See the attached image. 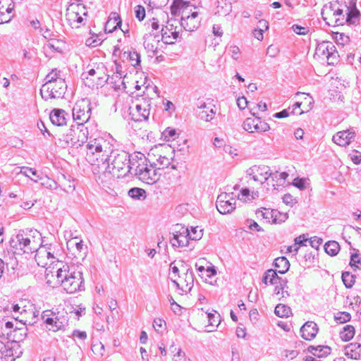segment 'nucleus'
<instances>
[{
    "label": "nucleus",
    "mask_w": 361,
    "mask_h": 361,
    "mask_svg": "<svg viewBox=\"0 0 361 361\" xmlns=\"http://www.w3.org/2000/svg\"><path fill=\"white\" fill-rule=\"evenodd\" d=\"M63 47V42L61 40L51 39V40H48L47 42L44 44V49L46 50H51L54 52H62Z\"/></svg>",
    "instance_id": "nucleus-37"
},
{
    "label": "nucleus",
    "mask_w": 361,
    "mask_h": 361,
    "mask_svg": "<svg viewBox=\"0 0 361 361\" xmlns=\"http://www.w3.org/2000/svg\"><path fill=\"white\" fill-rule=\"evenodd\" d=\"M13 327V324L12 322H0V336L1 337H6L8 341H10L11 334L12 332V329Z\"/></svg>",
    "instance_id": "nucleus-40"
},
{
    "label": "nucleus",
    "mask_w": 361,
    "mask_h": 361,
    "mask_svg": "<svg viewBox=\"0 0 361 361\" xmlns=\"http://www.w3.org/2000/svg\"><path fill=\"white\" fill-rule=\"evenodd\" d=\"M274 266L278 269V272L285 274L290 267V263L285 257H278L274 260Z\"/></svg>",
    "instance_id": "nucleus-38"
},
{
    "label": "nucleus",
    "mask_w": 361,
    "mask_h": 361,
    "mask_svg": "<svg viewBox=\"0 0 361 361\" xmlns=\"http://www.w3.org/2000/svg\"><path fill=\"white\" fill-rule=\"evenodd\" d=\"M247 173L255 181L259 182L261 184L265 183L269 178L274 180V178H277L278 176V171L271 172L269 167L265 165L253 166L247 171Z\"/></svg>",
    "instance_id": "nucleus-15"
},
{
    "label": "nucleus",
    "mask_w": 361,
    "mask_h": 361,
    "mask_svg": "<svg viewBox=\"0 0 361 361\" xmlns=\"http://www.w3.org/2000/svg\"><path fill=\"white\" fill-rule=\"evenodd\" d=\"M355 336V328L352 325H346L340 332V338L343 341H350Z\"/></svg>",
    "instance_id": "nucleus-41"
},
{
    "label": "nucleus",
    "mask_w": 361,
    "mask_h": 361,
    "mask_svg": "<svg viewBox=\"0 0 361 361\" xmlns=\"http://www.w3.org/2000/svg\"><path fill=\"white\" fill-rule=\"evenodd\" d=\"M190 231V240H197L202 238V230L199 227H191Z\"/></svg>",
    "instance_id": "nucleus-51"
},
{
    "label": "nucleus",
    "mask_w": 361,
    "mask_h": 361,
    "mask_svg": "<svg viewBox=\"0 0 361 361\" xmlns=\"http://www.w3.org/2000/svg\"><path fill=\"white\" fill-rule=\"evenodd\" d=\"M228 51L234 60H238L240 56V49L235 45H231L228 48Z\"/></svg>",
    "instance_id": "nucleus-53"
},
{
    "label": "nucleus",
    "mask_w": 361,
    "mask_h": 361,
    "mask_svg": "<svg viewBox=\"0 0 361 361\" xmlns=\"http://www.w3.org/2000/svg\"><path fill=\"white\" fill-rule=\"evenodd\" d=\"M129 59L131 61L132 66L137 67L140 63V55L137 51H132L129 53Z\"/></svg>",
    "instance_id": "nucleus-54"
},
{
    "label": "nucleus",
    "mask_w": 361,
    "mask_h": 361,
    "mask_svg": "<svg viewBox=\"0 0 361 361\" xmlns=\"http://www.w3.org/2000/svg\"><path fill=\"white\" fill-rule=\"evenodd\" d=\"M42 318L49 330L53 331L63 329L68 324V314L64 308L44 310Z\"/></svg>",
    "instance_id": "nucleus-5"
},
{
    "label": "nucleus",
    "mask_w": 361,
    "mask_h": 361,
    "mask_svg": "<svg viewBox=\"0 0 361 361\" xmlns=\"http://www.w3.org/2000/svg\"><path fill=\"white\" fill-rule=\"evenodd\" d=\"M85 6L81 4H71L67 8L66 17L71 26L78 27V24L83 21L82 16H86Z\"/></svg>",
    "instance_id": "nucleus-14"
},
{
    "label": "nucleus",
    "mask_w": 361,
    "mask_h": 361,
    "mask_svg": "<svg viewBox=\"0 0 361 361\" xmlns=\"http://www.w3.org/2000/svg\"><path fill=\"white\" fill-rule=\"evenodd\" d=\"M67 85L64 79L56 82H45L40 89V94L44 100L61 98L65 94Z\"/></svg>",
    "instance_id": "nucleus-8"
},
{
    "label": "nucleus",
    "mask_w": 361,
    "mask_h": 361,
    "mask_svg": "<svg viewBox=\"0 0 361 361\" xmlns=\"http://www.w3.org/2000/svg\"><path fill=\"white\" fill-rule=\"evenodd\" d=\"M125 77L126 76L123 77V74L117 71L110 78H109V84L114 90L117 92H123L126 90V86L124 82Z\"/></svg>",
    "instance_id": "nucleus-28"
},
{
    "label": "nucleus",
    "mask_w": 361,
    "mask_h": 361,
    "mask_svg": "<svg viewBox=\"0 0 361 361\" xmlns=\"http://www.w3.org/2000/svg\"><path fill=\"white\" fill-rule=\"evenodd\" d=\"M344 355L353 360L361 359V344L351 343L344 347Z\"/></svg>",
    "instance_id": "nucleus-29"
},
{
    "label": "nucleus",
    "mask_w": 361,
    "mask_h": 361,
    "mask_svg": "<svg viewBox=\"0 0 361 361\" xmlns=\"http://www.w3.org/2000/svg\"><path fill=\"white\" fill-rule=\"evenodd\" d=\"M308 240H309V239L305 234H302V235H300L296 237L294 240L295 245H297V246H298V247L306 245L305 243L307 242Z\"/></svg>",
    "instance_id": "nucleus-62"
},
{
    "label": "nucleus",
    "mask_w": 361,
    "mask_h": 361,
    "mask_svg": "<svg viewBox=\"0 0 361 361\" xmlns=\"http://www.w3.org/2000/svg\"><path fill=\"white\" fill-rule=\"evenodd\" d=\"M281 280V279L279 277L276 271L274 269L267 270L262 279L263 283L266 285H276Z\"/></svg>",
    "instance_id": "nucleus-31"
},
{
    "label": "nucleus",
    "mask_w": 361,
    "mask_h": 361,
    "mask_svg": "<svg viewBox=\"0 0 361 361\" xmlns=\"http://www.w3.org/2000/svg\"><path fill=\"white\" fill-rule=\"evenodd\" d=\"M324 250L328 255L336 256L340 250V245L336 241H329L324 245Z\"/></svg>",
    "instance_id": "nucleus-43"
},
{
    "label": "nucleus",
    "mask_w": 361,
    "mask_h": 361,
    "mask_svg": "<svg viewBox=\"0 0 361 361\" xmlns=\"http://www.w3.org/2000/svg\"><path fill=\"white\" fill-rule=\"evenodd\" d=\"M342 281L346 288H351L355 281V276L350 273L345 271L342 274Z\"/></svg>",
    "instance_id": "nucleus-45"
},
{
    "label": "nucleus",
    "mask_w": 361,
    "mask_h": 361,
    "mask_svg": "<svg viewBox=\"0 0 361 361\" xmlns=\"http://www.w3.org/2000/svg\"><path fill=\"white\" fill-rule=\"evenodd\" d=\"M14 17L13 0H0V25L10 22Z\"/></svg>",
    "instance_id": "nucleus-22"
},
{
    "label": "nucleus",
    "mask_w": 361,
    "mask_h": 361,
    "mask_svg": "<svg viewBox=\"0 0 361 361\" xmlns=\"http://www.w3.org/2000/svg\"><path fill=\"white\" fill-rule=\"evenodd\" d=\"M236 200L233 193L224 192L220 194L216 199V207L219 213L222 214H231L235 209Z\"/></svg>",
    "instance_id": "nucleus-16"
},
{
    "label": "nucleus",
    "mask_w": 361,
    "mask_h": 361,
    "mask_svg": "<svg viewBox=\"0 0 361 361\" xmlns=\"http://www.w3.org/2000/svg\"><path fill=\"white\" fill-rule=\"evenodd\" d=\"M219 316H216L215 314H212V313H208L207 314V318H208V321H209V323L210 325L212 326H218V324H219Z\"/></svg>",
    "instance_id": "nucleus-64"
},
{
    "label": "nucleus",
    "mask_w": 361,
    "mask_h": 361,
    "mask_svg": "<svg viewBox=\"0 0 361 361\" xmlns=\"http://www.w3.org/2000/svg\"><path fill=\"white\" fill-rule=\"evenodd\" d=\"M216 114L214 106L203 102L198 106L197 116L200 119L206 122L211 121Z\"/></svg>",
    "instance_id": "nucleus-25"
},
{
    "label": "nucleus",
    "mask_w": 361,
    "mask_h": 361,
    "mask_svg": "<svg viewBox=\"0 0 361 361\" xmlns=\"http://www.w3.org/2000/svg\"><path fill=\"white\" fill-rule=\"evenodd\" d=\"M87 71L82 73L84 78L92 82V86L102 87L108 80L107 69L103 63H99L93 67L88 66Z\"/></svg>",
    "instance_id": "nucleus-9"
},
{
    "label": "nucleus",
    "mask_w": 361,
    "mask_h": 361,
    "mask_svg": "<svg viewBox=\"0 0 361 361\" xmlns=\"http://www.w3.org/2000/svg\"><path fill=\"white\" fill-rule=\"evenodd\" d=\"M308 350L313 355L318 357L327 356L331 353V348L326 345L310 346Z\"/></svg>",
    "instance_id": "nucleus-36"
},
{
    "label": "nucleus",
    "mask_w": 361,
    "mask_h": 361,
    "mask_svg": "<svg viewBox=\"0 0 361 361\" xmlns=\"http://www.w3.org/2000/svg\"><path fill=\"white\" fill-rule=\"evenodd\" d=\"M193 272L190 269H187L183 280H180L179 282L172 280V283L181 291V294L189 293L193 287Z\"/></svg>",
    "instance_id": "nucleus-24"
},
{
    "label": "nucleus",
    "mask_w": 361,
    "mask_h": 361,
    "mask_svg": "<svg viewBox=\"0 0 361 361\" xmlns=\"http://www.w3.org/2000/svg\"><path fill=\"white\" fill-rule=\"evenodd\" d=\"M58 79H63L61 76V71L56 69H53L49 73H48L45 78V82H56Z\"/></svg>",
    "instance_id": "nucleus-48"
},
{
    "label": "nucleus",
    "mask_w": 361,
    "mask_h": 361,
    "mask_svg": "<svg viewBox=\"0 0 361 361\" xmlns=\"http://www.w3.org/2000/svg\"><path fill=\"white\" fill-rule=\"evenodd\" d=\"M150 100L142 99L138 100L135 106L129 108L131 119L140 122L148 119L150 113Z\"/></svg>",
    "instance_id": "nucleus-13"
},
{
    "label": "nucleus",
    "mask_w": 361,
    "mask_h": 361,
    "mask_svg": "<svg viewBox=\"0 0 361 361\" xmlns=\"http://www.w3.org/2000/svg\"><path fill=\"white\" fill-rule=\"evenodd\" d=\"M338 54L335 45L332 42L329 44V50L327 51L326 61L329 65H334L338 61Z\"/></svg>",
    "instance_id": "nucleus-39"
},
{
    "label": "nucleus",
    "mask_w": 361,
    "mask_h": 361,
    "mask_svg": "<svg viewBox=\"0 0 361 361\" xmlns=\"http://www.w3.org/2000/svg\"><path fill=\"white\" fill-rule=\"evenodd\" d=\"M329 42H322L319 44L316 48V54L319 56L326 58Z\"/></svg>",
    "instance_id": "nucleus-46"
},
{
    "label": "nucleus",
    "mask_w": 361,
    "mask_h": 361,
    "mask_svg": "<svg viewBox=\"0 0 361 361\" xmlns=\"http://www.w3.org/2000/svg\"><path fill=\"white\" fill-rule=\"evenodd\" d=\"M345 15V21L349 22L350 23H354L355 19L357 18L359 15V11L357 9L352 11H349L348 9Z\"/></svg>",
    "instance_id": "nucleus-52"
},
{
    "label": "nucleus",
    "mask_w": 361,
    "mask_h": 361,
    "mask_svg": "<svg viewBox=\"0 0 361 361\" xmlns=\"http://www.w3.org/2000/svg\"><path fill=\"white\" fill-rule=\"evenodd\" d=\"M21 351L20 345L15 341H0V361H14Z\"/></svg>",
    "instance_id": "nucleus-12"
},
{
    "label": "nucleus",
    "mask_w": 361,
    "mask_h": 361,
    "mask_svg": "<svg viewBox=\"0 0 361 361\" xmlns=\"http://www.w3.org/2000/svg\"><path fill=\"white\" fill-rule=\"evenodd\" d=\"M140 158H138V156H136L137 160L135 166V176L147 184L152 185L155 183L159 179L160 174L157 173V169L151 163L149 166L145 163L146 159L143 154H140Z\"/></svg>",
    "instance_id": "nucleus-6"
},
{
    "label": "nucleus",
    "mask_w": 361,
    "mask_h": 361,
    "mask_svg": "<svg viewBox=\"0 0 361 361\" xmlns=\"http://www.w3.org/2000/svg\"><path fill=\"white\" fill-rule=\"evenodd\" d=\"M87 161L92 166H95L94 171L102 172L106 166L110 156L116 150L110 141L98 137L90 140L87 145Z\"/></svg>",
    "instance_id": "nucleus-1"
},
{
    "label": "nucleus",
    "mask_w": 361,
    "mask_h": 361,
    "mask_svg": "<svg viewBox=\"0 0 361 361\" xmlns=\"http://www.w3.org/2000/svg\"><path fill=\"white\" fill-rule=\"evenodd\" d=\"M21 173L29 178H30L31 175L33 176L34 178H31V179L35 182H37L38 178H39V176L37 174V171L32 168L23 167L21 169Z\"/></svg>",
    "instance_id": "nucleus-49"
},
{
    "label": "nucleus",
    "mask_w": 361,
    "mask_h": 361,
    "mask_svg": "<svg viewBox=\"0 0 361 361\" xmlns=\"http://www.w3.org/2000/svg\"><path fill=\"white\" fill-rule=\"evenodd\" d=\"M278 283H279V286L276 284L274 288V293L276 295L281 293L282 297L284 298V288L286 286L287 281L281 279Z\"/></svg>",
    "instance_id": "nucleus-55"
},
{
    "label": "nucleus",
    "mask_w": 361,
    "mask_h": 361,
    "mask_svg": "<svg viewBox=\"0 0 361 361\" xmlns=\"http://www.w3.org/2000/svg\"><path fill=\"white\" fill-rule=\"evenodd\" d=\"M143 39L144 47L147 52L149 54V56H154L158 51L159 39L152 34L145 35Z\"/></svg>",
    "instance_id": "nucleus-26"
},
{
    "label": "nucleus",
    "mask_w": 361,
    "mask_h": 361,
    "mask_svg": "<svg viewBox=\"0 0 361 361\" xmlns=\"http://www.w3.org/2000/svg\"><path fill=\"white\" fill-rule=\"evenodd\" d=\"M334 20L331 22H326L329 25L339 26L343 25L345 21V18L343 16L334 17Z\"/></svg>",
    "instance_id": "nucleus-60"
},
{
    "label": "nucleus",
    "mask_w": 361,
    "mask_h": 361,
    "mask_svg": "<svg viewBox=\"0 0 361 361\" xmlns=\"http://www.w3.org/2000/svg\"><path fill=\"white\" fill-rule=\"evenodd\" d=\"M35 252H36L35 259L37 264L39 267H45L48 264L47 255H46V247L42 246L41 245Z\"/></svg>",
    "instance_id": "nucleus-33"
},
{
    "label": "nucleus",
    "mask_w": 361,
    "mask_h": 361,
    "mask_svg": "<svg viewBox=\"0 0 361 361\" xmlns=\"http://www.w3.org/2000/svg\"><path fill=\"white\" fill-rule=\"evenodd\" d=\"M292 30L298 35H305L309 32V27H302L299 25H293Z\"/></svg>",
    "instance_id": "nucleus-59"
},
{
    "label": "nucleus",
    "mask_w": 361,
    "mask_h": 361,
    "mask_svg": "<svg viewBox=\"0 0 361 361\" xmlns=\"http://www.w3.org/2000/svg\"><path fill=\"white\" fill-rule=\"evenodd\" d=\"M232 11L231 3L227 0H219L217 2L216 13L219 16H226Z\"/></svg>",
    "instance_id": "nucleus-32"
},
{
    "label": "nucleus",
    "mask_w": 361,
    "mask_h": 361,
    "mask_svg": "<svg viewBox=\"0 0 361 361\" xmlns=\"http://www.w3.org/2000/svg\"><path fill=\"white\" fill-rule=\"evenodd\" d=\"M111 15L113 16L109 18L105 25V31L108 32H112L122 23L120 17L116 13H114Z\"/></svg>",
    "instance_id": "nucleus-35"
},
{
    "label": "nucleus",
    "mask_w": 361,
    "mask_h": 361,
    "mask_svg": "<svg viewBox=\"0 0 361 361\" xmlns=\"http://www.w3.org/2000/svg\"><path fill=\"white\" fill-rule=\"evenodd\" d=\"M68 245H75L77 250L81 252L83 250L84 244L82 240L78 241V238H74L67 243Z\"/></svg>",
    "instance_id": "nucleus-56"
},
{
    "label": "nucleus",
    "mask_w": 361,
    "mask_h": 361,
    "mask_svg": "<svg viewBox=\"0 0 361 361\" xmlns=\"http://www.w3.org/2000/svg\"><path fill=\"white\" fill-rule=\"evenodd\" d=\"M334 319L337 323L343 324L350 321L351 316L349 313L343 312H338L336 315H335Z\"/></svg>",
    "instance_id": "nucleus-50"
},
{
    "label": "nucleus",
    "mask_w": 361,
    "mask_h": 361,
    "mask_svg": "<svg viewBox=\"0 0 361 361\" xmlns=\"http://www.w3.org/2000/svg\"><path fill=\"white\" fill-rule=\"evenodd\" d=\"M288 176V174L286 172L278 173L277 178H274L272 180L276 182V185H283Z\"/></svg>",
    "instance_id": "nucleus-57"
},
{
    "label": "nucleus",
    "mask_w": 361,
    "mask_h": 361,
    "mask_svg": "<svg viewBox=\"0 0 361 361\" xmlns=\"http://www.w3.org/2000/svg\"><path fill=\"white\" fill-rule=\"evenodd\" d=\"M194 11H200V8L195 6L189 1L173 0L171 6V12L173 16L181 13V18L185 17V13L188 16H190Z\"/></svg>",
    "instance_id": "nucleus-18"
},
{
    "label": "nucleus",
    "mask_w": 361,
    "mask_h": 361,
    "mask_svg": "<svg viewBox=\"0 0 361 361\" xmlns=\"http://www.w3.org/2000/svg\"><path fill=\"white\" fill-rule=\"evenodd\" d=\"M137 160L131 159L127 152L116 149L102 172L114 178H123L135 167Z\"/></svg>",
    "instance_id": "nucleus-2"
},
{
    "label": "nucleus",
    "mask_w": 361,
    "mask_h": 361,
    "mask_svg": "<svg viewBox=\"0 0 361 361\" xmlns=\"http://www.w3.org/2000/svg\"><path fill=\"white\" fill-rule=\"evenodd\" d=\"M162 137L166 141L174 140L177 137L176 130L173 128H167L163 131Z\"/></svg>",
    "instance_id": "nucleus-47"
},
{
    "label": "nucleus",
    "mask_w": 361,
    "mask_h": 361,
    "mask_svg": "<svg viewBox=\"0 0 361 361\" xmlns=\"http://www.w3.org/2000/svg\"><path fill=\"white\" fill-rule=\"evenodd\" d=\"M309 242L312 247L318 249L319 245L322 243V239L317 236H314L309 240Z\"/></svg>",
    "instance_id": "nucleus-63"
},
{
    "label": "nucleus",
    "mask_w": 361,
    "mask_h": 361,
    "mask_svg": "<svg viewBox=\"0 0 361 361\" xmlns=\"http://www.w3.org/2000/svg\"><path fill=\"white\" fill-rule=\"evenodd\" d=\"M87 98L78 100L73 108V118L79 125H84L90 118L92 109Z\"/></svg>",
    "instance_id": "nucleus-11"
},
{
    "label": "nucleus",
    "mask_w": 361,
    "mask_h": 361,
    "mask_svg": "<svg viewBox=\"0 0 361 361\" xmlns=\"http://www.w3.org/2000/svg\"><path fill=\"white\" fill-rule=\"evenodd\" d=\"M181 27L177 19L171 18L167 20L165 25H162L161 30V39L167 44H174L179 37Z\"/></svg>",
    "instance_id": "nucleus-10"
},
{
    "label": "nucleus",
    "mask_w": 361,
    "mask_h": 361,
    "mask_svg": "<svg viewBox=\"0 0 361 361\" xmlns=\"http://www.w3.org/2000/svg\"><path fill=\"white\" fill-rule=\"evenodd\" d=\"M166 323L161 319H155L154 320L153 326L157 331H160L164 329Z\"/></svg>",
    "instance_id": "nucleus-61"
},
{
    "label": "nucleus",
    "mask_w": 361,
    "mask_h": 361,
    "mask_svg": "<svg viewBox=\"0 0 361 361\" xmlns=\"http://www.w3.org/2000/svg\"><path fill=\"white\" fill-rule=\"evenodd\" d=\"M135 17L140 20H142L145 17V9L142 6L138 5L135 8Z\"/></svg>",
    "instance_id": "nucleus-58"
},
{
    "label": "nucleus",
    "mask_w": 361,
    "mask_h": 361,
    "mask_svg": "<svg viewBox=\"0 0 361 361\" xmlns=\"http://www.w3.org/2000/svg\"><path fill=\"white\" fill-rule=\"evenodd\" d=\"M88 130L84 125L72 126L65 135L63 141L69 146L78 148L87 142Z\"/></svg>",
    "instance_id": "nucleus-7"
},
{
    "label": "nucleus",
    "mask_w": 361,
    "mask_h": 361,
    "mask_svg": "<svg viewBox=\"0 0 361 361\" xmlns=\"http://www.w3.org/2000/svg\"><path fill=\"white\" fill-rule=\"evenodd\" d=\"M66 113L64 110L60 109H53L49 116L51 123L57 126H61L66 123Z\"/></svg>",
    "instance_id": "nucleus-30"
},
{
    "label": "nucleus",
    "mask_w": 361,
    "mask_h": 361,
    "mask_svg": "<svg viewBox=\"0 0 361 361\" xmlns=\"http://www.w3.org/2000/svg\"><path fill=\"white\" fill-rule=\"evenodd\" d=\"M317 332V325L314 322H307L300 328L301 336L307 341L313 339Z\"/></svg>",
    "instance_id": "nucleus-27"
},
{
    "label": "nucleus",
    "mask_w": 361,
    "mask_h": 361,
    "mask_svg": "<svg viewBox=\"0 0 361 361\" xmlns=\"http://www.w3.org/2000/svg\"><path fill=\"white\" fill-rule=\"evenodd\" d=\"M279 214V211L276 209H271L267 208H262L257 211L256 214L257 216H261L267 222H271L274 224V218H276V214Z\"/></svg>",
    "instance_id": "nucleus-34"
},
{
    "label": "nucleus",
    "mask_w": 361,
    "mask_h": 361,
    "mask_svg": "<svg viewBox=\"0 0 361 361\" xmlns=\"http://www.w3.org/2000/svg\"><path fill=\"white\" fill-rule=\"evenodd\" d=\"M147 159L157 170H160L170 166L171 158L159 153V149L157 147L150 151Z\"/></svg>",
    "instance_id": "nucleus-19"
},
{
    "label": "nucleus",
    "mask_w": 361,
    "mask_h": 361,
    "mask_svg": "<svg viewBox=\"0 0 361 361\" xmlns=\"http://www.w3.org/2000/svg\"><path fill=\"white\" fill-rule=\"evenodd\" d=\"M42 235L37 230L23 231L11 240V245L16 250L32 253L42 245Z\"/></svg>",
    "instance_id": "nucleus-4"
},
{
    "label": "nucleus",
    "mask_w": 361,
    "mask_h": 361,
    "mask_svg": "<svg viewBox=\"0 0 361 361\" xmlns=\"http://www.w3.org/2000/svg\"><path fill=\"white\" fill-rule=\"evenodd\" d=\"M355 131L350 128L338 132L333 136L332 140L339 146L345 147L355 140Z\"/></svg>",
    "instance_id": "nucleus-23"
},
{
    "label": "nucleus",
    "mask_w": 361,
    "mask_h": 361,
    "mask_svg": "<svg viewBox=\"0 0 361 361\" xmlns=\"http://www.w3.org/2000/svg\"><path fill=\"white\" fill-rule=\"evenodd\" d=\"M190 238V231L188 228L181 225H176L173 233V237L170 239V243L174 247H183L188 245Z\"/></svg>",
    "instance_id": "nucleus-17"
},
{
    "label": "nucleus",
    "mask_w": 361,
    "mask_h": 361,
    "mask_svg": "<svg viewBox=\"0 0 361 361\" xmlns=\"http://www.w3.org/2000/svg\"><path fill=\"white\" fill-rule=\"evenodd\" d=\"M129 197L136 200H144L146 197V191L140 188H133L128 190Z\"/></svg>",
    "instance_id": "nucleus-42"
},
{
    "label": "nucleus",
    "mask_w": 361,
    "mask_h": 361,
    "mask_svg": "<svg viewBox=\"0 0 361 361\" xmlns=\"http://www.w3.org/2000/svg\"><path fill=\"white\" fill-rule=\"evenodd\" d=\"M274 312L279 317H287L291 313V310L286 305L279 304L276 306Z\"/></svg>",
    "instance_id": "nucleus-44"
},
{
    "label": "nucleus",
    "mask_w": 361,
    "mask_h": 361,
    "mask_svg": "<svg viewBox=\"0 0 361 361\" xmlns=\"http://www.w3.org/2000/svg\"><path fill=\"white\" fill-rule=\"evenodd\" d=\"M243 128L249 133H262L268 131L269 125L261 120L259 117L247 118L243 122Z\"/></svg>",
    "instance_id": "nucleus-20"
},
{
    "label": "nucleus",
    "mask_w": 361,
    "mask_h": 361,
    "mask_svg": "<svg viewBox=\"0 0 361 361\" xmlns=\"http://www.w3.org/2000/svg\"><path fill=\"white\" fill-rule=\"evenodd\" d=\"M56 277L57 283L68 293H74L85 289L82 274L76 271L74 267L71 268L68 265L63 264L57 269Z\"/></svg>",
    "instance_id": "nucleus-3"
},
{
    "label": "nucleus",
    "mask_w": 361,
    "mask_h": 361,
    "mask_svg": "<svg viewBox=\"0 0 361 361\" xmlns=\"http://www.w3.org/2000/svg\"><path fill=\"white\" fill-rule=\"evenodd\" d=\"M200 11H194L190 16H188L185 13V17L181 18L180 25L185 30L192 32L197 30L200 25L202 18L200 17Z\"/></svg>",
    "instance_id": "nucleus-21"
}]
</instances>
